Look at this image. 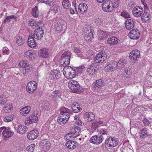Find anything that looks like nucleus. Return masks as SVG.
I'll return each instance as SVG.
<instances>
[{"label":"nucleus","instance_id":"obj_1","mask_svg":"<svg viewBox=\"0 0 152 152\" xmlns=\"http://www.w3.org/2000/svg\"><path fill=\"white\" fill-rule=\"evenodd\" d=\"M68 85L70 90L74 93H80L84 90L83 88L80 86L78 82L74 80H70Z\"/></svg>","mask_w":152,"mask_h":152},{"label":"nucleus","instance_id":"obj_2","mask_svg":"<svg viewBox=\"0 0 152 152\" xmlns=\"http://www.w3.org/2000/svg\"><path fill=\"white\" fill-rule=\"evenodd\" d=\"M63 70L64 76L69 79H72L75 77L76 72L75 69L71 66H65Z\"/></svg>","mask_w":152,"mask_h":152},{"label":"nucleus","instance_id":"obj_3","mask_svg":"<svg viewBox=\"0 0 152 152\" xmlns=\"http://www.w3.org/2000/svg\"><path fill=\"white\" fill-rule=\"evenodd\" d=\"M71 53L69 51L64 52L61 56L60 64L61 66L64 67L68 65L69 63Z\"/></svg>","mask_w":152,"mask_h":152},{"label":"nucleus","instance_id":"obj_4","mask_svg":"<svg viewBox=\"0 0 152 152\" xmlns=\"http://www.w3.org/2000/svg\"><path fill=\"white\" fill-rule=\"evenodd\" d=\"M37 121V113L33 112L29 116L26 117L25 120V123L26 125H28L31 124L36 123Z\"/></svg>","mask_w":152,"mask_h":152},{"label":"nucleus","instance_id":"obj_5","mask_svg":"<svg viewBox=\"0 0 152 152\" xmlns=\"http://www.w3.org/2000/svg\"><path fill=\"white\" fill-rule=\"evenodd\" d=\"M107 56V55L105 52H99L96 55L94 60L96 63H102L105 61Z\"/></svg>","mask_w":152,"mask_h":152},{"label":"nucleus","instance_id":"obj_6","mask_svg":"<svg viewBox=\"0 0 152 152\" xmlns=\"http://www.w3.org/2000/svg\"><path fill=\"white\" fill-rule=\"evenodd\" d=\"M102 8L104 11L110 12L113 11V8L115 7L112 1H107L102 4Z\"/></svg>","mask_w":152,"mask_h":152},{"label":"nucleus","instance_id":"obj_7","mask_svg":"<svg viewBox=\"0 0 152 152\" xmlns=\"http://www.w3.org/2000/svg\"><path fill=\"white\" fill-rule=\"evenodd\" d=\"M37 84L34 81H31L29 82L26 86V90L29 94L34 93L37 88Z\"/></svg>","mask_w":152,"mask_h":152},{"label":"nucleus","instance_id":"obj_8","mask_svg":"<svg viewBox=\"0 0 152 152\" xmlns=\"http://www.w3.org/2000/svg\"><path fill=\"white\" fill-rule=\"evenodd\" d=\"M60 71L57 69L53 70L51 72L50 77L51 79L56 82L62 81L61 77Z\"/></svg>","mask_w":152,"mask_h":152},{"label":"nucleus","instance_id":"obj_9","mask_svg":"<svg viewBox=\"0 0 152 152\" xmlns=\"http://www.w3.org/2000/svg\"><path fill=\"white\" fill-rule=\"evenodd\" d=\"M140 55V52L137 50H134L130 53L129 57L132 64H134L135 63L137 58L139 57Z\"/></svg>","mask_w":152,"mask_h":152},{"label":"nucleus","instance_id":"obj_10","mask_svg":"<svg viewBox=\"0 0 152 152\" xmlns=\"http://www.w3.org/2000/svg\"><path fill=\"white\" fill-rule=\"evenodd\" d=\"M105 142L109 147H113L118 145V140L116 138L110 137L106 138Z\"/></svg>","mask_w":152,"mask_h":152},{"label":"nucleus","instance_id":"obj_11","mask_svg":"<svg viewBox=\"0 0 152 152\" xmlns=\"http://www.w3.org/2000/svg\"><path fill=\"white\" fill-rule=\"evenodd\" d=\"M104 137L102 135H95L92 136L90 140V142L96 145H99L103 141Z\"/></svg>","mask_w":152,"mask_h":152},{"label":"nucleus","instance_id":"obj_12","mask_svg":"<svg viewBox=\"0 0 152 152\" xmlns=\"http://www.w3.org/2000/svg\"><path fill=\"white\" fill-rule=\"evenodd\" d=\"M44 30L42 28L38 27L35 29L33 37L34 39L40 40L43 37Z\"/></svg>","mask_w":152,"mask_h":152},{"label":"nucleus","instance_id":"obj_13","mask_svg":"<svg viewBox=\"0 0 152 152\" xmlns=\"http://www.w3.org/2000/svg\"><path fill=\"white\" fill-rule=\"evenodd\" d=\"M129 36L131 39H137L140 36L139 31L137 29H133L129 33Z\"/></svg>","mask_w":152,"mask_h":152},{"label":"nucleus","instance_id":"obj_14","mask_svg":"<svg viewBox=\"0 0 152 152\" xmlns=\"http://www.w3.org/2000/svg\"><path fill=\"white\" fill-rule=\"evenodd\" d=\"M69 117V115L61 114L60 116L58 117L57 121L60 124H65Z\"/></svg>","mask_w":152,"mask_h":152},{"label":"nucleus","instance_id":"obj_15","mask_svg":"<svg viewBox=\"0 0 152 152\" xmlns=\"http://www.w3.org/2000/svg\"><path fill=\"white\" fill-rule=\"evenodd\" d=\"M39 144L40 148L44 151H47L50 149V144L48 141L44 140Z\"/></svg>","mask_w":152,"mask_h":152},{"label":"nucleus","instance_id":"obj_16","mask_svg":"<svg viewBox=\"0 0 152 152\" xmlns=\"http://www.w3.org/2000/svg\"><path fill=\"white\" fill-rule=\"evenodd\" d=\"M117 68L116 62H111L108 64L104 67V70L107 72L113 71Z\"/></svg>","mask_w":152,"mask_h":152},{"label":"nucleus","instance_id":"obj_17","mask_svg":"<svg viewBox=\"0 0 152 152\" xmlns=\"http://www.w3.org/2000/svg\"><path fill=\"white\" fill-rule=\"evenodd\" d=\"M143 12V10L142 8L139 6L134 7L132 11L133 15L137 17H140Z\"/></svg>","mask_w":152,"mask_h":152},{"label":"nucleus","instance_id":"obj_18","mask_svg":"<svg viewBox=\"0 0 152 152\" xmlns=\"http://www.w3.org/2000/svg\"><path fill=\"white\" fill-rule=\"evenodd\" d=\"M134 25L135 21L133 19H128L125 21V27L128 30H129L133 28Z\"/></svg>","mask_w":152,"mask_h":152},{"label":"nucleus","instance_id":"obj_19","mask_svg":"<svg viewBox=\"0 0 152 152\" xmlns=\"http://www.w3.org/2000/svg\"><path fill=\"white\" fill-rule=\"evenodd\" d=\"M84 117L85 120L89 122L94 120L95 117L94 114L91 112L85 113L84 115Z\"/></svg>","mask_w":152,"mask_h":152},{"label":"nucleus","instance_id":"obj_20","mask_svg":"<svg viewBox=\"0 0 152 152\" xmlns=\"http://www.w3.org/2000/svg\"><path fill=\"white\" fill-rule=\"evenodd\" d=\"M38 55L41 57L47 58L49 56L48 50L46 48H42L38 52Z\"/></svg>","mask_w":152,"mask_h":152},{"label":"nucleus","instance_id":"obj_21","mask_svg":"<svg viewBox=\"0 0 152 152\" xmlns=\"http://www.w3.org/2000/svg\"><path fill=\"white\" fill-rule=\"evenodd\" d=\"M42 23L41 20L34 21L31 19L28 22V24L32 29H35L37 27L39 26Z\"/></svg>","mask_w":152,"mask_h":152},{"label":"nucleus","instance_id":"obj_22","mask_svg":"<svg viewBox=\"0 0 152 152\" xmlns=\"http://www.w3.org/2000/svg\"><path fill=\"white\" fill-rule=\"evenodd\" d=\"M39 132L37 130H34L28 134L27 137L29 140H33L36 139L38 136Z\"/></svg>","mask_w":152,"mask_h":152},{"label":"nucleus","instance_id":"obj_23","mask_svg":"<svg viewBox=\"0 0 152 152\" xmlns=\"http://www.w3.org/2000/svg\"><path fill=\"white\" fill-rule=\"evenodd\" d=\"M71 133L72 134L73 137H75L78 136L80 133V129L77 126H74L72 127Z\"/></svg>","mask_w":152,"mask_h":152},{"label":"nucleus","instance_id":"obj_24","mask_svg":"<svg viewBox=\"0 0 152 152\" xmlns=\"http://www.w3.org/2000/svg\"><path fill=\"white\" fill-rule=\"evenodd\" d=\"M97 69L96 66L92 65L88 66L87 69V73L89 75H93L95 74Z\"/></svg>","mask_w":152,"mask_h":152},{"label":"nucleus","instance_id":"obj_25","mask_svg":"<svg viewBox=\"0 0 152 152\" xmlns=\"http://www.w3.org/2000/svg\"><path fill=\"white\" fill-rule=\"evenodd\" d=\"M33 35H29L28 41V46L31 48H33L37 46V43L34 41Z\"/></svg>","mask_w":152,"mask_h":152},{"label":"nucleus","instance_id":"obj_26","mask_svg":"<svg viewBox=\"0 0 152 152\" xmlns=\"http://www.w3.org/2000/svg\"><path fill=\"white\" fill-rule=\"evenodd\" d=\"M65 24L63 22L57 23L55 26V29L56 31H60L64 29L65 28Z\"/></svg>","mask_w":152,"mask_h":152},{"label":"nucleus","instance_id":"obj_27","mask_svg":"<svg viewBox=\"0 0 152 152\" xmlns=\"http://www.w3.org/2000/svg\"><path fill=\"white\" fill-rule=\"evenodd\" d=\"M72 109L74 112L78 113L82 110V108L78 103L74 102L71 107Z\"/></svg>","mask_w":152,"mask_h":152},{"label":"nucleus","instance_id":"obj_28","mask_svg":"<svg viewBox=\"0 0 152 152\" xmlns=\"http://www.w3.org/2000/svg\"><path fill=\"white\" fill-rule=\"evenodd\" d=\"M87 5L84 3H80L78 6V9L79 12L83 13L86 12L87 10Z\"/></svg>","mask_w":152,"mask_h":152},{"label":"nucleus","instance_id":"obj_29","mask_svg":"<svg viewBox=\"0 0 152 152\" xmlns=\"http://www.w3.org/2000/svg\"><path fill=\"white\" fill-rule=\"evenodd\" d=\"M3 136L5 137H9L12 136L14 134V132L11 131L10 129H5L3 132Z\"/></svg>","mask_w":152,"mask_h":152},{"label":"nucleus","instance_id":"obj_30","mask_svg":"<svg viewBox=\"0 0 152 152\" xmlns=\"http://www.w3.org/2000/svg\"><path fill=\"white\" fill-rule=\"evenodd\" d=\"M119 40L115 37H113L108 39L107 43L111 45H114L118 43Z\"/></svg>","mask_w":152,"mask_h":152},{"label":"nucleus","instance_id":"obj_31","mask_svg":"<svg viewBox=\"0 0 152 152\" xmlns=\"http://www.w3.org/2000/svg\"><path fill=\"white\" fill-rule=\"evenodd\" d=\"M77 143L75 141H69L66 143V146L69 149H73L76 148Z\"/></svg>","mask_w":152,"mask_h":152},{"label":"nucleus","instance_id":"obj_32","mask_svg":"<svg viewBox=\"0 0 152 152\" xmlns=\"http://www.w3.org/2000/svg\"><path fill=\"white\" fill-rule=\"evenodd\" d=\"M31 110V108L29 106L21 108L20 110V113L23 115H26Z\"/></svg>","mask_w":152,"mask_h":152},{"label":"nucleus","instance_id":"obj_33","mask_svg":"<svg viewBox=\"0 0 152 152\" xmlns=\"http://www.w3.org/2000/svg\"><path fill=\"white\" fill-rule=\"evenodd\" d=\"M48 4L49 5L51 6L50 9L53 13H56L58 12V7L55 4L54 2L53 1H50Z\"/></svg>","mask_w":152,"mask_h":152},{"label":"nucleus","instance_id":"obj_34","mask_svg":"<svg viewBox=\"0 0 152 152\" xmlns=\"http://www.w3.org/2000/svg\"><path fill=\"white\" fill-rule=\"evenodd\" d=\"M27 130V127L24 126H19L16 131L17 133L23 134L26 132Z\"/></svg>","mask_w":152,"mask_h":152},{"label":"nucleus","instance_id":"obj_35","mask_svg":"<svg viewBox=\"0 0 152 152\" xmlns=\"http://www.w3.org/2000/svg\"><path fill=\"white\" fill-rule=\"evenodd\" d=\"M126 61L124 58H122L119 60L118 63H116L117 67L119 69L122 68L124 67L125 64H126Z\"/></svg>","mask_w":152,"mask_h":152},{"label":"nucleus","instance_id":"obj_36","mask_svg":"<svg viewBox=\"0 0 152 152\" xmlns=\"http://www.w3.org/2000/svg\"><path fill=\"white\" fill-rule=\"evenodd\" d=\"M30 65L29 63L26 60H22L20 61L18 64L19 67L25 68L26 67H27Z\"/></svg>","mask_w":152,"mask_h":152},{"label":"nucleus","instance_id":"obj_37","mask_svg":"<svg viewBox=\"0 0 152 152\" xmlns=\"http://www.w3.org/2000/svg\"><path fill=\"white\" fill-rule=\"evenodd\" d=\"M148 130L147 128L141 129L140 131V135L141 137H144L148 135Z\"/></svg>","mask_w":152,"mask_h":152},{"label":"nucleus","instance_id":"obj_38","mask_svg":"<svg viewBox=\"0 0 152 152\" xmlns=\"http://www.w3.org/2000/svg\"><path fill=\"white\" fill-rule=\"evenodd\" d=\"M150 18V15L149 13L148 12H144L141 16V20L143 22H146Z\"/></svg>","mask_w":152,"mask_h":152},{"label":"nucleus","instance_id":"obj_39","mask_svg":"<svg viewBox=\"0 0 152 152\" xmlns=\"http://www.w3.org/2000/svg\"><path fill=\"white\" fill-rule=\"evenodd\" d=\"M61 94V92L60 91H55L52 93L51 95L53 97L57 99L60 97Z\"/></svg>","mask_w":152,"mask_h":152},{"label":"nucleus","instance_id":"obj_40","mask_svg":"<svg viewBox=\"0 0 152 152\" xmlns=\"http://www.w3.org/2000/svg\"><path fill=\"white\" fill-rule=\"evenodd\" d=\"M12 106L11 103L7 104L4 108V112L6 113L10 112L12 109Z\"/></svg>","mask_w":152,"mask_h":152},{"label":"nucleus","instance_id":"obj_41","mask_svg":"<svg viewBox=\"0 0 152 152\" xmlns=\"http://www.w3.org/2000/svg\"><path fill=\"white\" fill-rule=\"evenodd\" d=\"M16 20V16L15 15H10L8 16L5 18L4 21V23H7V22H10V20Z\"/></svg>","mask_w":152,"mask_h":152},{"label":"nucleus","instance_id":"obj_42","mask_svg":"<svg viewBox=\"0 0 152 152\" xmlns=\"http://www.w3.org/2000/svg\"><path fill=\"white\" fill-rule=\"evenodd\" d=\"M39 14V12L37 7L33 8L32 10V15L35 17H38Z\"/></svg>","mask_w":152,"mask_h":152},{"label":"nucleus","instance_id":"obj_43","mask_svg":"<svg viewBox=\"0 0 152 152\" xmlns=\"http://www.w3.org/2000/svg\"><path fill=\"white\" fill-rule=\"evenodd\" d=\"M62 4L63 7L66 9H68L71 6L70 2L69 0H65L62 1Z\"/></svg>","mask_w":152,"mask_h":152},{"label":"nucleus","instance_id":"obj_44","mask_svg":"<svg viewBox=\"0 0 152 152\" xmlns=\"http://www.w3.org/2000/svg\"><path fill=\"white\" fill-rule=\"evenodd\" d=\"M42 108L44 110H48L50 109L49 103L48 102L45 101L42 104Z\"/></svg>","mask_w":152,"mask_h":152},{"label":"nucleus","instance_id":"obj_45","mask_svg":"<svg viewBox=\"0 0 152 152\" xmlns=\"http://www.w3.org/2000/svg\"><path fill=\"white\" fill-rule=\"evenodd\" d=\"M60 112L61 114L69 115L67 113L70 112V110L63 107L60 109Z\"/></svg>","mask_w":152,"mask_h":152},{"label":"nucleus","instance_id":"obj_46","mask_svg":"<svg viewBox=\"0 0 152 152\" xmlns=\"http://www.w3.org/2000/svg\"><path fill=\"white\" fill-rule=\"evenodd\" d=\"M24 55L25 56L29 57L31 60L34 59V58L33 53L30 50L26 51L24 53Z\"/></svg>","mask_w":152,"mask_h":152},{"label":"nucleus","instance_id":"obj_47","mask_svg":"<svg viewBox=\"0 0 152 152\" xmlns=\"http://www.w3.org/2000/svg\"><path fill=\"white\" fill-rule=\"evenodd\" d=\"M93 37L92 33H88L84 37V39L87 42H89L91 41V38Z\"/></svg>","mask_w":152,"mask_h":152},{"label":"nucleus","instance_id":"obj_48","mask_svg":"<svg viewBox=\"0 0 152 152\" xmlns=\"http://www.w3.org/2000/svg\"><path fill=\"white\" fill-rule=\"evenodd\" d=\"M16 43L18 45H21L23 43V40L22 37L19 36L17 37L16 39Z\"/></svg>","mask_w":152,"mask_h":152},{"label":"nucleus","instance_id":"obj_49","mask_svg":"<svg viewBox=\"0 0 152 152\" xmlns=\"http://www.w3.org/2000/svg\"><path fill=\"white\" fill-rule=\"evenodd\" d=\"M100 122H97V121H94V122L92 124L91 126V127L93 131L96 130L97 128L99 126Z\"/></svg>","mask_w":152,"mask_h":152},{"label":"nucleus","instance_id":"obj_50","mask_svg":"<svg viewBox=\"0 0 152 152\" xmlns=\"http://www.w3.org/2000/svg\"><path fill=\"white\" fill-rule=\"evenodd\" d=\"M34 144L30 145L27 147L26 150L29 152H33L34 149Z\"/></svg>","mask_w":152,"mask_h":152},{"label":"nucleus","instance_id":"obj_51","mask_svg":"<svg viewBox=\"0 0 152 152\" xmlns=\"http://www.w3.org/2000/svg\"><path fill=\"white\" fill-rule=\"evenodd\" d=\"M13 115H12L7 116L4 118V121L5 122H10L13 119Z\"/></svg>","mask_w":152,"mask_h":152},{"label":"nucleus","instance_id":"obj_52","mask_svg":"<svg viewBox=\"0 0 152 152\" xmlns=\"http://www.w3.org/2000/svg\"><path fill=\"white\" fill-rule=\"evenodd\" d=\"M123 74L124 75H125L126 77L127 78H129L130 77L131 75V73L130 71H128V69L127 71L124 70Z\"/></svg>","mask_w":152,"mask_h":152},{"label":"nucleus","instance_id":"obj_53","mask_svg":"<svg viewBox=\"0 0 152 152\" xmlns=\"http://www.w3.org/2000/svg\"><path fill=\"white\" fill-rule=\"evenodd\" d=\"M121 15L125 18H128L129 17V14L126 11H123L122 12Z\"/></svg>","mask_w":152,"mask_h":152},{"label":"nucleus","instance_id":"obj_54","mask_svg":"<svg viewBox=\"0 0 152 152\" xmlns=\"http://www.w3.org/2000/svg\"><path fill=\"white\" fill-rule=\"evenodd\" d=\"M102 22V19L100 18H98L97 19H96L95 21V23H96L98 26L100 25Z\"/></svg>","mask_w":152,"mask_h":152},{"label":"nucleus","instance_id":"obj_55","mask_svg":"<svg viewBox=\"0 0 152 152\" xmlns=\"http://www.w3.org/2000/svg\"><path fill=\"white\" fill-rule=\"evenodd\" d=\"M7 100L4 97H0V104L2 105L4 104L7 102Z\"/></svg>","mask_w":152,"mask_h":152},{"label":"nucleus","instance_id":"obj_56","mask_svg":"<svg viewBox=\"0 0 152 152\" xmlns=\"http://www.w3.org/2000/svg\"><path fill=\"white\" fill-rule=\"evenodd\" d=\"M142 122L145 126H148L150 124L149 121L146 118L143 119L142 120Z\"/></svg>","mask_w":152,"mask_h":152},{"label":"nucleus","instance_id":"obj_57","mask_svg":"<svg viewBox=\"0 0 152 152\" xmlns=\"http://www.w3.org/2000/svg\"><path fill=\"white\" fill-rule=\"evenodd\" d=\"M96 82L98 83V85L102 87L104 84V81L102 79H99L96 81Z\"/></svg>","mask_w":152,"mask_h":152},{"label":"nucleus","instance_id":"obj_58","mask_svg":"<svg viewBox=\"0 0 152 152\" xmlns=\"http://www.w3.org/2000/svg\"><path fill=\"white\" fill-rule=\"evenodd\" d=\"M99 132L101 134L103 135H107V129H101L99 131Z\"/></svg>","mask_w":152,"mask_h":152},{"label":"nucleus","instance_id":"obj_59","mask_svg":"<svg viewBox=\"0 0 152 152\" xmlns=\"http://www.w3.org/2000/svg\"><path fill=\"white\" fill-rule=\"evenodd\" d=\"M71 137H72V134L71 133L66 134L64 137L65 139L66 140H69Z\"/></svg>","mask_w":152,"mask_h":152},{"label":"nucleus","instance_id":"obj_60","mask_svg":"<svg viewBox=\"0 0 152 152\" xmlns=\"http://www.w3.org/2000/svg\"><path fill=\"white\" fill-rule=\"evenodd\" d=\"M74 51L77 53V55H79L80 53V50L78 48H75L74 49Z\"/></svg>","mask_w":152,"mask_h":152},{"label":"nucleus","instance_id":"obj_61","mask_svg":"<svg viewBox=\"0 0 152 152\" xmlns=\"http://www.w3.org/2000/svg\"><path fill=\"white\" fill-rule=\"evenodd\" d=\"M92 90L94 91H98L99 90V89L97 87V86L95 85L92 88Z\"/></svg>","mask_w":152,"mask_h":152},{"label":"nucleus","instance_id":"obj_62","mask_svg":"<svg viewBox=\"0 0 152 152\" xmlns=\"http://www.w3.org/2000/svg\"><path fill=\"white\" fill-rule=\"evenodd\" d=\"M25 72L27 73V72L29 71H30L31 70V68L29 65H28V66L26 67H25Z\"/></svg>","mask_w":152,"mask_h":152},{"label":"nucleus","instance_id":"obj_63","mask_svg":"<svg viewBox=\"0 0 152 152\" xmlns=\"http://www.w3.org/2000/svg\"><path fill=\"white\" fill-rule=\"evenodd\" d=\"M69 11H70V14H72V15L74 14L75 13V11L74 10V9H73L72 8H70L69 9Z\"/></svg>","mask_w":152,"mask_h":152},{"label":"nucleus","instance_id":"obj_64","mask_svg":"<svg viewBox=\"0 0 152 152\" xmlns=\"http://www.w3.org/2000/svg\"><path fill=\"white\" fill-rule=\"evenodd\" d=\"M141 2H142V3L143 4V5H144L145 8H147V5L145 1H144V0H142Z\"/></svg>","mask_w":152,"mask_h":152}]
</instances>
